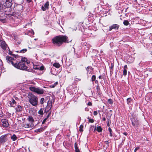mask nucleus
<instances>
[{
    "instance_id": "nucleus-1",
    "label": "nucleus",
    "mask_w": 152,
    "mask_h": 152,
    "mask_svg": "<svg viewBox=\"0 0 152 152\" xmlns=\"http://www.w3.org/2000/svg\"><path fill=\"white\" fill-rule=\"evenodd\" d=\"M68 37L66 36H58L54 37L52 39L53 44L57 46L61 45L63 42L69 43Z\"/></svg>"
},
{
    "instance_id": "nucleus-2",
    "label": "nucleus",
    "mask_w": 152,
    "mask_h": 152,
    "mask_svg": "<svg viewBox=\"0 0 152 152\" xmlns=\"http://www.w3.org/2000/svg\"><path fill=\"white\" fill-rule=\"evenodd\" d=\"M29 101L30 103L33 106H35L37 104L38 98L34 95L31 94L29 95Z\"/></svg>"
},
{
    "instance_id": "nucleus-3",
    "label": "nucleus",
    "mask_w": 152,
    "mask_h": 152,
    "mask_svg": "<svg viewBox=\"0 0 152 152\" xmlns=\"http://www.w3.org/2000/svg\"><path fill=\"white\" fill-rule=\"evenodd\" d=\"M25 64L23 62H19L18 64L16 62L15 67L22 70H26L27 69V67L26 66Z\"/></svg>"
},
{
    "instance_id": "nucleus-4",
    "label": "nucleus",
    "mask_w": 152,
    "mask_h": 152,
    "mask_svg": "<svg viewBox=\"0 0 152 152\" xmlns=\"http://www.w3.org/2000/svg\"><path fill=\"white\" fill-rule=\"evenodd\" d=\"M29 89L31 91L36 92L38 94H42L44 92L43 89L37 88L34 87H30Z\"/></svg>"
},
{
    "instance_id": "nucleus-5",
    "label": "nucleus",
    "mask_w": 152,
    "mask_h": 152,
    "mask_svg": "<svg viewBox=\"0 0 152 152\" xmlns=\"http://www.w3.org/2000/svg\"><path fill=\"white\" fill-rule=\"evenodd\" d=\"M6 59L7 60L8 63L12 64L15 67L17 61L14 58L10 56H7Z\"/></svg>"
},
{
    "instance_id": "nucleus-6",
    "label": "nucleus",
    "mask_w": 152,
    "mask_h": 152,
    "mask_svg": "<svg viewBox=\"0 0 152 152\" xmlns=\"http://www.w3.org/2000/svg\"><path fill=\"white\" fill-rule=\"evenodd\" d=\"M12 0H6V1L4 3V5L6 7H10L12 4Z\"/></svg>"
},
{
    "instance_id": "nucleus-7",
    "label": "nucleus",
    "mask_w": 152,
    "mask_h": 152,
    "mask_svg": "<svg viewBox=\"0 0 152 152\" xmlns=\"http://www.w3.org/2000/svg\"><path fill=\"white\" fill-rule=\"evenodd\" d=\"M132 125L135 127H137L139 125L138 120L137 118H134L132 120Z\"/></svg>"
},
{
    "instance_id": "nucleus-8",
    "label": "nucleus",
    "mask_w": 152,
    "mask_h": 152,
    "mask_svg": "<svg viewBox=\"0 0 152 152\" xmlns=\"http://www.w3.org/2000/svg\"><path fill=\"white\" fill-rule=\"evenodd\" d=\"M52 107V102L48 101L47 105L45 108V110L46 112H48L51 109Z\"/></svg>"
},
{
    "instance_id": "nucleus-9",
    "label": "nucleus",
    "mask_w": 152,
    "mask_h": 152,
    "mask_svg": "<svg viewBox=\"0 0 152 152\" xmlns=\"http://www.w3.org/2000/svg\"><path fill=\"white\" fill-rule=\"evenodd\" d=\"M0 45L1 48L4 50L6 49L7 46L5 42L2 40H0Z\"/></svg>"
},
{
    "instance_id": "nucleus-10",
    "label": "nucleus",
    "mask_w": 152,
    "mask_h": 152,
    "mask_svg": "<svg viewBox=\"0 0 152 152\" xmlns=\"http://www.w3.org/2000/svg\"><path fill=\"white\" fill-rule=\"evenodd\" d=\"M3 126L4 127H7L9 125L7 120L6 119H3L1 120Z\"/></svg>"
},
{
    "instance_id": "nucleus-11",
    "label": "nucleus",
    "mask_w": 152,
    "mask_h": 152,
    "mask_svg": "<svg viewBox=\"0 0 152 152\" xmlns=\"http://www.w3.org/2000/svg\"><path fill=\"white\" fill-rule=\"evenodd\" d=\"M119 26L117 24H113L110 26L109 30V31H111L113 29H118Z\"/></svg>"
},
{
    "instance_id": "nucleus-12",
    "label": "nucleus",
    "mask_w": 152,
    "mask_h": 152,
    "mask_svg": "<svg viewBox=\"0 0 152 152\" xmlns=\"http://www.w3.org/2000/svg\"><path fill=\"white\" fill-rule=\"evenodd\" d=\"M6 135H4L1 136L0 137V142L1 143H4L7 141V139L6 138Z\"/></svg>"
},
{
    "instance_id": "nucleus-13",
    "label": "nucleus",
    "mask_w": 152,
    "mask_h": 152,
    "mask_svg": "<svg viewBox=\"0 0 152 152\" xmlns=\"http://www.w3.org/2000/svg\"><path fill=\"white\" fill-rule=\"evenodd\" d=\"M49 5V2L47 1L44 4V6H42V10L43 11H45L46 9L48 8V7Z\"/></svg>"
},
{
    "instance_id": "nucleus-14",
    "label": "nucleus",
    "mask_w": 152,
    "mask_h": 152,
    "mask_svg": "<svg viewBox=\"0 0 152 152\" xmlns=\"http://www.w3.org/2000/svg\"><path fill=\"white\" fill-rule=\"evenodd\" d=\"M16 102L14 99H12L11 101L10 102V104L11 107H15L16 104Z\"/></svg>"
},
{
    "instance_id": "nucleus-15",
    "label": "nucleus",
    "mask_w": 152,
    "mask_h": 152,
    "mask_svg": "<svg viewBox=\"0 0 152 152\" xmlns=\"http://www.w3.org/2000/svg\"><path fill=\"white\" fill-rule=\"evenodd\" d=\"M33 126V125L32 124L30 125L29 124H23V126L25 128H28L30 127H32Z\"/></svg>"
},
{
    "instance_id": "nucleus-16",
    "label": "nucleus",
    "mask_w": 152,
    "mask_h": 152,
    "mask_svg": "<svg viewBox=\"0 0 152 152\" xmlns=\"http://www.w3.org/2000/svg\"><path fill=\"white\" fill-rule=\"evenodd\" d=\"M20 62H23L25 64L26 63L27 64H28L29 63V62L27 61V58L25 57L22 58Z\"/></svg>"
},
{
    "instance_id": "nucleus-17",
    "label": "nucleus",
    "mask_w": 152,
    "mask_h": 152,
    "mask_svg": "<svg viewBox=\"0 0 152 152\" xmlns=\"http://www.w3.org/2000/svg\"><path fill=\"white\" fill-rule=\"evenodd\" d=\"M15 110L17 112L21 111L23 110V108L20 105H18L15 108Z\"/></svg>"
},
{
    "instance_id": "nucleus-18",
    "label": "nucleus",
    "mask_w": 152,
    "mask_h": 152,
    "mask_svg": "<svg viewBox=\"0 0 152 152\" xmlns=\"http://www.w3.org/2000/svg\"><path fill=\"white\" fill-rule=\"evenodd\" d=\"M27 119L29 122L31 123L33 122L34 121V119H33V117L31 116L28 117Z\"/></svg>"
},
{
    "instance_id": "nucleus-19",
    "label": "nucleus",
    "mask_w": 152,
    "mask_h": 152,
    "mask_svg": "<svg viewBox=\"0 0 152 152\" xmlns=\"http://www.w3.org/2000/svg\"><path fill=\"white\" fill-rule=\"evenodd\" d=\"M53 65L56 68H59L60 67V65L58 63H55L53 64Z\"/></svg>"
},
{
    "instance_id": "nucleus-20",
    "label": "nucleus",
    "mask_w": 152,
    "mask_h": 152,
    "mask_svg": "<svg viewBox=\"0 0 152 152\" xmlns=\"http://www.w3.org/2000/svg\"><path fill=\"white\" fill-rule=\"evenodd\" d=\"M114 67V64L113 63H111V66L110 67V72H113V68Z\"/></svg>"
},
{
    "instance_id": "nucleus-21",
    "label": "nucleus",
    "mask_w": 152,
    "mask_h": 152,
    "mask_svg": "<svg viewBox=\"0 0 152 152\" xmlns=\"http://www.w3.org/2000/svg\"><path fill=\"white\" fill-rule=\"evenodd\" d=\"M11 139L13 141H14L17 139V137L15 134H13L11 136Z\"/></svg>"
},
{
    "instance_id": "nucleus-22",
    "label": "nucleus",
    "mask_w": 152,
    "mask_h": 152,
    "mask_svg": "<svg viewBox=\"0 0 152 152\" xmlns=\"http://www.w3.org/2000/svg\"><path fill=\"white\" fill-rule=\"evenodd\" d=\"M132 100L131 98H129L127 99V103L128 104H130L132 102Z\"/></svg>"
},
{
    "instance_id": "nucleus-23",
    "label": "nucleus",
    "mask_w": 152,
    "mask_h": 152,
    "mask_svg": "<svg viewBox=\"0 0 152 152\" xmlns=\"http://www.w3.org/2000/svg\"><path fill=\"white\" fill-rule=\"evenodd\" d=\"M123 23L125 26L128 25L129 24V21L127 20H124V21Z\"/></svg>"
},
{
    "instance_id": "nucleus-24",
    "label": "nucleus",
    "mask_w": 152,
    "mask_h": 152,
    "mask_svg": "<svg viewBox=\"0 0 152 152\" xmlns=\"http://www.w3.org/2000/svg\"><path fill=\"white\" fill-rule=\"evenodd\" d=\"M43 130V129L42 128H41L40 129H36L34 131L35 132H41L42 131V130Z\"/></svg>"
},
{
    "instance_id": "nucleus-25",
    "label": "nucleus",
    "mask_w": 152,
    "mask_h": 152,
    "mask_svg": "<svg viewBox=\"0 0 152 152\" xmlns=\"http://www.w3.org/2000/svg\"><path fill=\"white\" fill-rule=\"evenodd\" d=\"M38 113L40 115H42L43 114V110L42 108H41L38 111Z\"/></svg>"
},
{
    "instance_id": "nucleus-26",
    "label": "nucleus",
    "mask_w": 152,
    "mask_h": 152,
    "mask_svg": "<svg viewBox=\"0 0 152 152\" xmlns=\"http://www.w3.org/2000/svg\"><path fill=\"white\" fill-rule=\"evenodd\" d=\"M102 129L100 126L97 127V130L99 132H100L102 131Z\"/></svg>"
},
{
    "instance_id": "nucleus-27",
    "label": "nucleus",
    "mask_w": 152,
    "mask_h": 152,
    "mask_svg": "<svg viewBox=\"0 0 152 152\" xmlns=\"http://www.w3.org/2000/svg\"><path fill=\"white\" fill-rule=\"evenodd\" d=\"M83 126L82 125H81L80 127L79 131L81 132L83 131Z\"/></svg>"
},
{
    "instance_id": "nucleus-28",
    "label": "nucleus",
    "mask_w": 152,
    "mask_h": 152,
    "mask_svg": "<svg viewBox=\"0 0 152 152\" xmlns=\"http://www.w3.org/2000/svg\"><path fill=\"white\" fill-rule=\"evenodd\" d=\"M108 102L110 104H112L113 103V102L112 100L110 99H109L108 100Z\"/></svg>"
},
{
    "instance_id": "nucleus-29",
    "label": "nucleus",
    "mask_w": 152,
    "mask_h": 152,
    "mask_svg": "<svg viewBox=\"0 0 152 152\" xmlns=\"http://www.w3.org/2000/svg\"><path fill=\"white\" fill-rule=\"evenodd\" d=\"M27 51V50L26 49H24L22 50H21L20 51V53H24Z\"/></svg>"
},
{
    "instance_id": "nucleus-30",
    "label": "nucleus",
    "mask_w": 152,
    "mask_h": 152,
    "mask_svg": "<svg viewBox=\"0 0 152 152\" xmlns=\"http://www.w3.org/2000/svg\"><path fill=\"white\" fill-rule=\"evenodd\" d=\"M127 74V71L126 69H124L123 71V75L124 76H125Z\"/></svg>"
},
{
    "instance_id": "nucleus-31",
    "label": "nucleus",
    "mask_w": 152,
    "mask_h": 152,
    "mask_svg": "<svg viewBox=\"0 0 152 152\" xmlns=\"http://www.w3.org/2000/svg\"><path fill=\"white\" fill-rule=\"evenodd\" d=\"M44 99L43 98H41L40 101V103L41 104H42L44 103Z\"/></svg>"
},
{
    "instance_id": "nucleus-32",
    "label": "nucleus",
    "mask_w": 152,
    "mask_h": 152,
    "mask_svg": "<svg viewBox=\"0 0 152 152\" xmlns=\"http://www.w3.org/2000/svg\"><path fill=\"white\" fill-rule=\"evenodd\" d=\"M91 79H92V81H94L95 79H96V76L95 75H93L92 76V78H91Z\"/></svg>"
},
{
    "instance_id": "nucleus-33",
    "label": "nucleus",
    "mask_w": 152,
    "mask_h": 152,
    "mask_svg": "<svg viewBox=\"0 0 152 152\" xmlns=\"http://www.w3.org/2000/svg\"><path fill=\"white\" fill-rule=\"evenodd\" d=\"M3 8V5L0 3V11H1L2 10Z\"/></svg>"
},
{
    "instance_id": "nucleus-34",
    "label": "nucleus",
    "mask_w": 152,
    "mask_h": 152,
    "mask_svg": "<svg viewBox=\"0 0 152 152\" xmlns=\"http://www.w3.org/2000/svg\"><path fill=\"white\" fill-rule=\"evenodd\" d=\"M88 122L90 123H93L94 122V120L93 119H90L88 120Z\"/></svg>"
},
{
    "instance_id": "nucleus-35",
    "label": "nucleus",
    "mask_w": 152,
    "mask_h": 152,
    "mask_svg": "<svg viewBox=\"0 0 152 152\" xmlns=\"http://www.w3.org/2000/svg\"><path fill=\"white\" fill-rule=\"evenodd\" d=\"M44 67L43 66H41V67H39V69L41 70H42L44 69ZM37 69H39V68H37Z\"/></svg>"
},
{
    "instance_id": "nucleus-36",
    "label": "nucleus",
    "mask_w": 152,
    "mask_h": 152,
    "mask_svg": "<svg viewBox=\"0 0 152 152\" xmlns=\"http://www.w3.org/2000/svg\"><path fill=\"white\" fill-rule=\"evenodd\" d=\"M75 150L76 149H78V148L77 146V145L76 143H75Z\"/></svg>"
},
{
    "instance_id": "nucleus-37",
    "label": "nucleus",
    "mask_w": 152,
    "mask_h": 152,
    "mask_svg": "<svg viewBox=\"0 0 152 152\" xmlns=\"http://www.w3.org/2000/svg\"><path fill=\"white\" fill-rule=\"evenodd\" d=\"M98 113L96 111H94V115H97Z\"/></svg>"
},
{
    "instance_id": "nucleus-38",
    "label": "nucleus",
    "mask_w": 152,
    "mask_h": 152,
    "mask_svg": "<svg viewBox=\"0 0 152 152\" xmlns=\"http://www.w3.org/2000/svg\"><path fill=\"white\" fill-rule=\"evenodd\" d=\"M47 118H45L44 119V120H43L42 122V124H44L45 123V122L46 120H47Z\"/></svg>"
},
{
    "instance_id": "nucleus-39",
    "label": "nucleus",
    "mask_w": 152,
    "mask_h": 152,
    "mask_svg": "<svg viewBox=\"0 0 152 152\" xmlns=\"http://www.w3.org/2000/svg\"><path fill=\"white\" fill-rule=\"evenodd\" d=\"M105 142L106 143V144H107V147H108L109 146V142L108 141H105Z\"/></svg>"
},
{
    "instance_id": "nucleus-40",
    "label": "nucleus",
    "mask_w": 152,
    "mask_h": 152,
    "mask_svg": "<svg viewBox=\"0 0 152 152\" xmlns=\"http://www.w3.org/2000/svg\"><path fill=\"white\" fill-rule=\"evenodd\" d=\"M107 126H110V124H109L110 121L109 120H107Z\"/></svg>"
},
{
    "instance_id": "nucleus-41",
    "label": "nucleus",
    "mask_w": 152,
    "mask_h": 152,
    "mask_svg": "<svg viewBox=\"0 0 152 152\" xmlns=\"http://www.w3.org/2000/svg\"><path fill=\"white\" fill-rule=\"evenodd\" d=\"M87 104L89 106H91L92 105V103L91 102H88Z\"/></svg>"
},
{
    "instance_id": "nucleus-42",
    "label": "nucleus",
    "mask_w": 152,
    "mask_h": 152,
    "mask_svg": "<svg viewBox=\"0 0 152 152\" xmlns=\"http://www.w3.org/2000/svg\"><path fill=\"white\" fill-rule=\"evenodd\" d=\"M139 147L136 148L134 149V152H136L137 150H138L139 149Z\"/></svg>"
},
{
    "instance_id": "nucleus-43",
    "label": "nucleus",
    "mask_w": 152,
    "mask_h": 152,
    "mask_svg": "<svg viewBox=\"0 0 152 152\" xmlns=\"http://www.w3.org/2000/svg\"><path fill=\"white\" fill-rule=\"evenodd\" d=\"M124 69H126L127 68V65H125L124 67Z\"/></svg>"
},
{
    "instance_id": "nucleus-44",
    "label": "nucleus",
    "mask_w": 152,
    "mask_h": 152,
    "mask_svg": "<svg viewBox=\"0 0 152 152\" xmlns=\"http://www.w3.org/2000/svg\"><path fill=\"white\" fill-rule=\"evenodd\" d=\"M75 152H80V151L79 149H76L75 150Z\"/></svg>"
},
{
    "instance_id": "nucleus-45",
    "label": "nucleus",
    "mask_w": 152,
    "mask_h": 152,
    "mask_svg": "<svg viewBox=\"0 0 152 152\" xmlns=\"http://www.w3.org/2000/svg\"><path fill=\"white\" fill-rule=\"evenodd\" d=\"M30 31L32 34H33V35L34 34V31H33L32 30H31Z\"/></svg>"
},
{
    "instance_id": "nucleus-46",
    "label": "nucleus",
    "mask_w": 152,
    "mask_h": 152,
    "mask_svg": "<svg viewBox=\"0 0 152 152\" xmlns=\"http://www.w3.org/2000/svg\"><path fill=\"white\" fill-rule=\"evenodd\" d=\"M50 113H49V114H48L46 118H47V119L48 118V117L50 116Z\"/></svg>"
},
{
    "instance_id": "nucleus-47",
    "label": "nucleus",
    "mask_w": 152,
    "mask_h": 152,
    "mask_svg": "<svg viewBox=\"0 0 152 152\" xmlns=\"http://www.w3.org/2000/svg\"><path fill=\"white\" fill-rule=\"evenodd\" d=\"M108 130H109V131L110 132H112V130L111 129V128H108Z\"/></svg>"
},
{
    "instance_id": "nucleus-48",
    "label": "nucleus",
    "mask_w": 152,
    "mask_h": 152,
    "mask_svg": "<svg viewBox=\"0 0 152 152\" xmlns=\"http://www.w3.org/2000/svg\"><path fill=\"white\" fill-rule=\"evenodd\" d=\"M11 15L12 16H15V13L13 12L11 14Z\"/></svg>"
},
{
    "instance_id": "nucleus-49",
    "label": "nucleus",
    "mask_w": 152,
    "mask_h": 152,
    "mask_svg": "<svg viewBox=\"0 0 152 152\" xmlns=\"http://www.w3.org/2000/svg\"><path fill=\"white\" fill-rule=\"evenodd\" d=\"M26 0L29 3L31 2L32 1L31 0Z\"/></svg>"
},
{
    "instance_id": "nucleus-50",
    "label": "nucleus",
    "mask_w": 152,
    "mask_h": 152,
    "mask_svg": "<svg viewBox=\"0 0 152 152\" xmlns=\"http://www.w3.org/2000/svg\"><path fill=\"white\" fill-rule=\"evenodd\" d=\"M102 120L103 121H105L106 120V118L105 117H103L102 118Z\"/></svg>"
},
{
    "instance_id": "nucleus-51",
    "label": "nucleus",
    "mask_w": 152,
    "mask_h": 152,
    "mask_svg": "<svg viewBox=\"0 0 152 152\" xmlns=\"http://www.w3.org/2000/svg\"><path fill=\"white\" fill-rule=\"evenodd\" d=\"M89 69V66L87 67V68H86V70L87 71H88Z\"/></svg>"
},
{
    "instance_id": "nucleus-52",
    "label": "nucleus",
    "mask_w": 152,
    "mask_h": 152,
    "mask_svg": "<svg viewBox=\"0 0 152 152\" xmlns=\"http://www.w3.org/2000/svg\"><path fill=\"white\" fill-rule=\"evenodd\" d=\"M58 84V83L57 82H56L54 84V85H55V86L57 84Z\"/></svg>"
},
{
    "instance_id": "nucleus-53",
    "label": "nucleus",
    "mask_w": 152,
    "mask_h": 152,
    "mask_svg": "<svg viewBox=\"0 0 152 152\" xmlns=\"http://www.w3.org/2000/svg\"><path fill=\"white\" fill-rule=\"evenodd\" d=\"M55 85H52L51 86V88H54L55 87Z\"/></svg>"
},
{
    "instance_id": "nucleus-54",
    "label": "nucleus",
    "mask_w": 152,
    "mask_h": 152,
    "mask_svg": "<svg viewBox=\"0 0 152 152\" xmlns=\"http://www.w3.org/2000/svg\"><path fill=\"white\" fill-rule=\"evenodd\" d=\"M110 136L111 137L112 136V134L111 132H110Z\"/></svg>"
},
{
    "instance_id": "nucleus-55",
    "label": "nucleus",
    "mask_w": 152,
    "mask_h": 152,
    "mask_svg": "<svg viewBox=\"0 0 152 152\" xmlns=\"http://www.w3.org/2000/svg\"><path fill=\"white\" fill-rule=\"evenodd\" d=\"M123 134H124V135H127V133H126V132H124V133H123Z\"/></svg>"
},
{
    "instance_id": "nucleus-56",
    "label": "nucleus",
    "mask_w": 152,
    "mask_h": 152,
    "mask_svg": "<svg viewBox=\"0 0 152 152\" xmlns=\"http://www.w3.org/2000/svg\"><path fill=\"white\" fill-rule=\"evenodd\" d=\"M48 33H49V32L48 31H47L46 32V33H45V34L46 35H47V34H48Z\"/></svg>"
},
{
    "instance_id": "nucleus-57",
    "label": "nucleus",
    "mask_w": 152,
    "mask_h": 152,
    "mask_svg": "<svg viewBox=\"0 0 152 152\" xmlns=\"http://www.w3.org/2000/svg\"><path fill=\"white\" fill-rule=\"evenodd\" d=\"M87 118L88 119V120L89 119H90L91 118H90L89 117H88V118Z\"/></svg>"
},
{
    "instance_id": "nucleus-58",
    "label": "nucleus",
    "mask_w": 152,
    "mask_h": 152,
    "mask_svg": "<svg viewBox=\"0 0 152 152\" xmlns=\"http://www.w3.org/2000/svg\"><path fill=\"white\" fill-rule=\"evenodd\" d=\"M101 76H99V79H101Z\"/></svg>"
},
{
    "instance_id": "nucleus-59",
    "label": "nucleus",
    "mask_w": 152,
    "mask_h": 152,
    "mask_svg": "<svg viewBox=\"0 0 152 152\" xmlns=\"http://www.w3.org/2000/svg\"><path fill=\"white\" fill-rule=\"evenodd\" d=\"M96 130V128L95 129H94V131H95V130Z\"/></svg>"
},
{
    "instance_id": "nucleus-60",
    "label": "nucleus",
    "mask_w": 152,
    "mask_h": 152,
    "mask_svg": "<svg viewBox=\"0 0 152 152\" xmlns=\"http://www.w3.org/2000/svg\"><path fill=\"white\" fill-rule=\"evenodd\" d=\"M34 39L35 40H37V39Z\"/></svg>"
},
{
    "instance_id": "nucleus-61",
    "label": "nucleus",
    "mask_w": 152,
    "mask_h": 152,
    "mask_svg": "<svg viewBox=\"0 0 152 152\" xmlns=\"http://www.w3.org/2000/svg\"><path fill=\"white\" fill-rule=\"evenodd\" d=\"M9 53L10 54H11V52H9Z\"/></svg>"
},
{
    "instance_id": "nucleus-62",
    "label": "nucleus",
    "mask_w": 152,
    "mask_h": 152,
    "mask_svg": "<svg viewBox=\"0 0 152 152\" xmlns=\"http://www.w3.org/2000/svg\"><path fill=\"white\" fill-rule=\"evenodd\" d=\"M9 53L10 54H11V52H9Z\"/></svg>"
},
{
    "instance_id": "nucleus-63",
    "label": "nucleus",
    "mask_w": 152,
    "mask_h": 152,
    "mask_svg": "<svg viewBox=\"0 0 152 152\" xmlns=\"http://www.w3.org/2000/svg\"><path fill=\"white\" fill-rule=\"evenodd\" d=\"M17 52H19V51H16Z\"/></svg>"
}]
</instances>
